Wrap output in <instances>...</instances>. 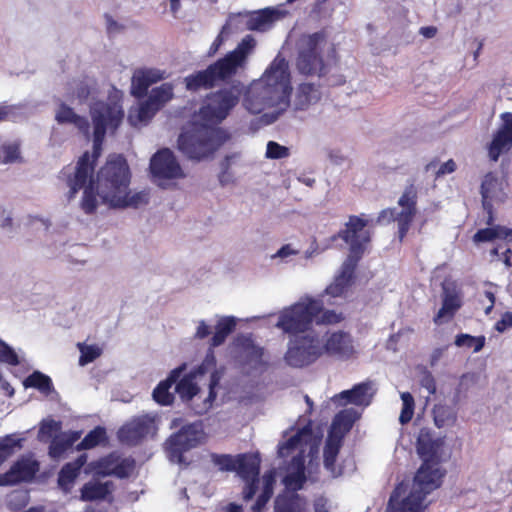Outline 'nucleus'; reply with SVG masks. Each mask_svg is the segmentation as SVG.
Wrapping results in <instances>:
<instances>
[{
	"instance_id": "1",
	"label": "nucleus",
	"mask_w": 512,
	"mask_h": 512,
	"mask_svg": "<svg viewBox=\"0 0 512 512\" xmlns=\"http://www.w3.org/2000/svg\"><path fill=\"white\" fill-rule=\"evenodd\" d=\"M292 91L288 60L281 54L272 60L261 77L243 91L240 82L206 97L191 126L180 134L178 148L188 158L202 160L212 155L226 140L225 131L217 127L237 105L243 93V106L251 114H265L268 123L274 122L290 105Z\"/></svg>"
},
{
	"instance_id": "2",
	"label": "nucleus",
	"mask_w": 512,
	"mask_h": 512,
	"mask_svg": "<svg viewBox=\"0 0 512 512\" xmlns=\"http://www.w3.org/2000/svg\"><path fill=\"white\" fill-rule=\"evenodd\" d=\"M90 114L94 126L93 154L85 152L77 162L73 177H69V199L73 198L79 189L83 188L81 207L85 213H93L97 207V199L92 179L94 162L100 156L102 143L107 131H114L120 125L124 117V111L119 101L94 102L90 108Z\"/></svg>"
},
{
	"instance_id": "3",
	"label": "nucleus",
	"mask_w": 512,
	"mask_h": 512,
	"mask_svg": "<svg viewBox=\"0 0 512 512\" xmlns=\"http://www.w3.org/2000/svg\"><path fill=\"white\" fill-rule=\"evenodd\" d=\"M439 442L433 439L428 429H421L417 438V451L423 464L417 471L412 488L406 495L408 485L400 483L392 492L387 512H423V501L427 494L438 488L444 473L435 459Z\"/></svg>"
},
{
	"instance_id": "4",
	"label": "nucleus",
	"mask_w": 512,
	"mask_h": 512,
	"mask_svg": "<svg viewBox=\"0 0 512 512\" xmlns=\"http://www.w3.org/2000/svg\"><path fill=\"white\" fill-rule=\"evenodd\" d=\"M307 447L309 448V456L313 457L317 454L318 450L317 447L314 446L312 430L308 427H304L278 448V455L280 457H286L294 450H299V453L293 457L289 472L283 479L285 487L292 491L277 496L275 500V512L306 511V500L295 493V491L301 489L306 481L303 454Z\"/></svg>"
},
{
	"instance_id": "5",
	"label": "nucleus",
	"mask_w": 512,
	"mask_h": 512,
	"mask_svg": "<svg viewBox=\"0 0 512 512\" xmlns=\"http://www.w3.org/2000/svg\"><path fill=\"white\" fill-rule=\"evenodd\" d=\"M221 377L222 372L216 369L214 352L210 351L197 369L179 380L175 391L183 401L190 403L195 414L202 415L212 407Z\"/></svg>"
},
{
	"instance_id": "6",
	"label": "nucleus",
	"mask_w": 512,
	"mask_h": 512,
	"mask_svg": "<svg viewBox=\"0 0 512 512\" xmlns=\"http://www.w3.org/2000/svg\"><path fill=\"white\" fill-rule=\"evenodd\" d=\"M255 47L256 41L253 36L246 35L225 57L209 65L205 70L185 77L186 88L190 91L209 89L219 82L231 78L238 70L246 67L248 58L253 54Z\"/></svg>"
},
{
	"instance_id": "7",
	"label": "nucleus",
	"mask_w": 512,
	"mask_h": 512,
	"mask_svg": "<svg viewBox=\"0 0 512 512\" xmlns=\"http://www.w3.org/2000/svg\"><path fill=\"white\" fill-rule=\"evenodd\" d=\"M130 183L129 167L125 159L111 156L97 174L96 192L102 202L110 207L119 202V196L128 190Z\"/></svg>"
},
{
	"instance_id": "8",
	"label": "nucleus",
	"mask_w": 512,
	"mask_h": 512,
	"mask_svg": "<svg viewBox=\"0 0 512 512\" xmlns=\"http://www.w3.org/2000/svg\"><path fill=\"white\" fill-rule=\"evenodd\" d=\"M296 47V67L301 74L321 76L325 73L329 62H325L322 56L324 49L328 47L323 34L302 35Z\"/></svg>"
},
{
	"instance_id": "9",
	"label": "nucleus",
	"mask_w": 512,
	"mask_h": 512,
	"mask_svg": "<svg viewBox=\"0 0 512 512\" xmlns=\"http://www.w3.org/2000/svg\"><path fill=\"white\" fill-rule=\"evenodd\" d=\"M320 308L316 300L302 299L280 312L276 327L294 336L314 331L310 328V325L314 322V315Z\"/></svg>"
},
{
	"instance_id": "10",
	"label": "nucleus",
	"mask_w": 512,
	"mask_h": 512,
	"mask_svg": "<svg viewBox=\"0 0 512 512\" xmlns=\"http://www.w3.org/2000/svg\"><path fill=\"white\" fill-rule=\"evenodd\" d=\"M321 332L308 331L303 335H295L288 344L285 354L286 363L301 368L315 362L323 354Z\"/></svg>"
},
{
	"instance_id": "11",
	"label": "nucleus",
	"mask_w": 512,
	"mask_h": 512,
	"mask_svg": "<svg viewBox=\"0 0 512 512\" xmlns=\"http://www.w3.org/2000/svg\"><path fill=\"white\" fill-rule=\"evenodd\" d=\"M172 97L173 86L169 83L152 89L146 101L129 109L128 122L134 127L147 124Z\"/></svg>"
},
{
	"instance_id": "12",
	"label": "nucleus",
	"mask_w": 512,
	"mask_h": 512,
	"mask_svg": "<svg viewBox=\"0 0 512 512\" xmlns=\"http://www.w3.org/2000/svg\"><path fill=\"white\" fill-rule=\"evenodd\" d=\"M416 203H417V188L414 184L406 186L403 194L398 200V204L401 207L400 212H396L395 209H387L381 211L378 216L377 222H390L396 221L398 225V235L400 241L403 240L407 234L410 224L416 214Z\"/></svg>"
},
{
	"instance_id": "13",
	"label": "nucleus",
	"mask_w": 512,
	"mask_h": 512,
	"mask_svg": "<svg viewBox=\"0 0 512 512\" xmlns=\"http://www.w3.org/2000/svg\"><path fill=\"white\" fill-rule=\"evenodd\" d=\"M507 186L506 179L494 172H488L482 179L480 193L483 208L488 214V225L493 221V204L504 203L508 197Z\"/></svg>"
},
{
	"instance_id": "14",
	"label": "nucleus",
	"mask_w": 512,
	"mask_h": 512,
	"mask_svg": "<svg viewBox=\"0 0 512 512\" xmlns=\"http://www.w3.org/2000/svg\"><path fill=\"white\" fill-rule=\"evenodd\" d=\"M150 170L155 182L163 188L164 181L184 177L181 166L169 149H162L151 158Z\"/></svg>"
},
{
	"instance_id": "15",
	"label": "nucleus",
	"mask_w": 512,
	"mask_h": 512,
	"mask_svg": "<svg viewBox=\"0 0 512 512\" xmlns=\"http://www.w3.org/2000/svg\"><path fill=\"white\" fill-rule=\"evenodd\" d=\"M366 226V220L350 216L345 229L338 233V237L350 245L351 256L356 260L363 253L365 245L370 242V232L365 229Z\"/></svg>"
},
{
	"instance_id": "16",
	"label": "nucleus",
	"mask_w": 512,
	"mask_h": 512,
	"mask_svg": "<svg viewBox=\"0 0 512 512\" xmlns=\"http://www.w3.org/2000/svg\"><path fill=\"white\" fill-rule=\"evenodd\" d=\"M156 430L155 416L141 415L123 425L118 431V438L127 445H136L147 436H153Z\"/></svg>"
},
{
	"instance_id": "17",
	"label": "nucleus",
	"mask_w": 512,
	"mask_h": 512,
	"mask_svg": "<svg viewBox=\"0 0 512 512\" xmlns=\"http://www.w3.org/2000/svg\"><path fill=\"white\" fill-rule=\"evenodd\" d=\"M240 477L245 481L243 499L251 500L259 484L260 458L256 454H243L236 458V469Z\"/></svg>"
},
{
	"instance_id": "18",
	"label": "nucleus",
	"mask_w": 512,
	"mask_h": 512,
	"mask_svg": "<svg viewBox=\"0 0 512 512\" xmlns=\"http://www.w3.org/2000/svg\"><path fill=\"white\" fill-rule=\"evenodd\" d=\"M500 120V126L487 144L488 158L493 162H497L501 155L508 153L512 148V113H502Z\"/></svg>"
},
{
	"instance_id": "19",
	"label": "nucleus",
	"mask_w": 512,
	"mask_h": 512,
	"mask_svg": "<svg viewBox=\"0 0 512 512\" xmlns=\"http://www.w3.org/2000/svg\"><path fill=\"white\" fill-rule=\"evenodd\" d=\"M201 424L192 423L183 426L181 430L173 434L167 441L171 458L181 459L182 453L197 446L202 439Z\"/></svg>"
},
{
	"instance_id": "20",
	"label": "nucleus",
	"mask_w": 512,
	"mask_h": 512,
	"mask_svg": "<svg viewBox=\"0 0 512 512\" xmlns=\"http://www.w3.org/2000/svg\"><path fill=\"white\" fill-rule=\"evenodd\" d=\"M96 473L99 475H115L119 478L128 477L134 470V460L130 458H121L116 453L100 459L95 466Z\"/></svg>"
},
{
	"instance_id": "21",
	"label": "nucleus",
	"mask_w": 512,
	"mask_h": 512,
	"mask_svg": "<svg viewBox=\"0 0 512 512\" xmlns=\"http://www.w3.org/2000/svg\"><path fill=\"white\" fill-rule=\"evenodd\" d=\"M442 290V307L434 317L435 323H441L445 317L451 318L462 304L460 290L455 281L445 280Z\"/></svg>"
},
{
	"instance_id": "22",
	"label": "nucleus",
	"mask_w": 512,
	"mask_h": 512,
	"mask_svg": "<svg viewBox=\"0 0 512 512\" xmlns=\"http://www.w3.org/2000/svg\"><path fill=\"white\" fill-rule=\"evenodd\" d=\"M357 260L349 256L342 264L340 274L337 275L334 281L326 288L325 293L321 296L322 299L338 298L345 295L348 287L351 284Z\"/></svg>"
},
{
	"instance_id": "23",
	"label": "nucleus",
	"mask_w": 512,
	"mask_h": 512,
	"mask_svg": "<svg viewBox=\"0 0 512 512\" xmlns=\"http://www.w3.org/2000/svg\"><path fill=\"white\" fill-rule=\"evenodd\" d=\"M38 471V463L31 458L18 460L10 470L0 476V485H14L31 480Z\"/></svg>"
},
{
	"instance_id": "24",
	"label": "nucleus",
	"mask_w": 512,
	"mask_h": 512,
	"mask_svg": "<svg viewBox=\"0 0 512 512\" xmlns=\"http://www.w3.org/2000/svg\"><path fill=\"white\" fill-rule=\"evenodd\" d=\"M323 353L340 358H349L354 353L350 335L342 331L333 332L323 343Z\"/></svg>"
},
{
	"instance_id": "25",
	"label": "nucleus",
	"mask_w": 512,
	"mask_h": 512,
	"mask_svg": "<svg viewBox=\"0 0 512 512\" xmlns=\"http://www.w3.org/2000/svg\"><path fill=\"white\" fill-rule=\"evenodd\" d=\"M240 358L243 370L247 374L261 373L265 369L266 362L263 360L262 348L254 345L250 340H246Z\"/></svg>"
},
{
	"instance_id": "26",
	"label": "nucleus",
	"mask_w": 512,
	"mask_h": 512,
	"mask_svg": "<svg viewBox=\"0 0 512 512\" xmlns=\"http://www.w3.org/2000/svg\"><path fill=\"white\" fill-rule=\"evenodd\" d=\"M283 15L284 13L281 10L275 8H265L252 12L246 16V28L251 31L265 32Z\"/></svg>"
},
{
	"instance_id": "27",
	"label": "nucleus",
	"mask_w": 512,
	"mask_h": 512,
	"mask_svg": "<svg viewBox=\"0 0 512 512\" xmlns=\"http://www.w3.org/2000/svg\"><path fill=\"white\" fill-rule=\"evenodd\" d=\"M374 391L372 384L364 382L355 385L350 390H345L338 395H335L332 400L334 403L341 404V400L345 403H351L358 406H368L371 403Z\"/></svg>"
},
{
	"instance_id": "28",
	"label": "nucleus",
	"mask_w": 512,
	"mask_h": 512,
	"mask_svg": "<svg viewBox=\"0 0 512 512\" xmlns=\"http://www.w3.org/2000/svg\"><path fill=\"white\" fill-rule=\"evenodd\" d=\"M164 78V72L158 69H138L131 80V93L136 97L143 96L148 87Z\"/></svg>"
},
{
	"instance_id": "29",
	"label": "nucleus",
	"mask_w": 512,
	"mask_h": 512,
	"mask_svg": "<svg viewBox=\"0 0 512 512\" xmlns=\"http://www.w3.org/2000/svg\"><path fill=\"white\" fill-rule=\"evenodd\" d=\"M186 365L183 364L172 370L166 380L160 382L153 391L154 400L161 405H169L173 402L174 395L169 391L181 377Z\"/></svg>"
},
{
	"instance_id": "30",
	"label": "nucleus",
	"mask_w": 512,
	"mask_h": 512,
	"mask_svg": "<svg viewBox=\"0 0 512 512\" xmlns=\"http://www.w3.org/2000/svg\"><path fill=\"white\" fill-rule=\"evenodd\" d=\"M87 461V455L81 454L74 462L65 464L58 475V485L64 492H69L80 469Z\"/></svg>"
},
{
	"instance_id": "31",
	"label": "nucleus",
	"mask_w": 512,
	"mask_h": 512,
	"mask_svg": "<svg viewBox=\"0 0 512 512\" xmlns=\"http://www.w3.org/2000/svg\"><path fill=\"white\" fill-rule=\"evenodd\" d=\"M321 93L317 86L310 83H303L297 88L295 98L293 100V108L295 110L304 111L312 104L319 101Z\"/></svg>"
},
{
	"instance_id": "32",
	"label": "nucleus",
	"mask_w": 512,
	"mask_h": 512,
	"mask_svg": "<svg viewBox=\"0 0 512 512\" xmlns=\"http://www.w3.org/2000/svg\"><path fill=\"white\" fill-rule=\"evenodd\" d=\"M55 120L58 124H72L85 135H88L89 133L88 120L85 117L76 114L71 107L67 106L63 102L56 110Z\"/></svg>"
},
{
	"instance_id": "33",
	"label": "nucleus",
	"mask_w": 512,
	"mask_h": 512,
	"mask_svg": "<svg viewBox=\"0 0 512 512\" xmlns=\"http://www.w3.org/2000/svg\"><path fill=\"white\" fill-rule=\"evenodd\" d=\"M113 489L111 481H89L81 489V498L85 501L105 499Z\"/></svg>"
},
{
	"instance_id": "34",
	"label": "nucleus",
	"mask_w": 512,
	"mask_h": 512,
	"mask_svg": "<svg viewBox=\"0 0 512 512\" xmlns=\"http://www.w3.org/2000/svg\"><path fill=\"white\" fill-rule=\"evenodd\" d=\"M358 418L359 413L354 408L344 409L333 419L329 434L339 435L342 439L343 435L352 428Z\"/></svg>"
},
{
	"instance_id": "35",
	"label": "nucleus",
	"mask_w": 512,
	"mask_h": 512,
	"mask_svg": "<svg viewBox=\"0 0 512 512\" xmlns=\"http://www.w3.org/2000/svg\"><path fill=\"white\" fill-rule=\"evenodd\" d=\"M262 491L255 504L251 507L252 512H263L267 502L273 495L274 485L276 483V471L274 469L266 472L262 477Z\"/></svg>"
},
{
	"instance_id": "36",
	"label": "nucleus",
	"mask_w": 512,
	"mask_h": 512,
	"mask_svg": "<svg viewBox=\"0 0 512 512\" xmlns=\"http://www.w3.org/2000/svg\"><path fill=\"white\" fill-rule=\"evenodd\" d=\"M494 239H503L507 240L508 242H511L512 229L497 225L485 229H480L473 237V240L476 243L488 242Z\"/></svg>"
},
{
	"instance_id": "37",
	"label": "nucleus",
	"mask_w": 512,
	"mask_h": 512,
	"mask_svg": "<svg viewBox=\"0 0 512 512\" xmlns=\"http://www.w3.org/2000/svg\"><path fill=\"white\" fill-rule=\"evenodd\" d=\"M236 326V321L233 317H223L221 318L216 327H215V333L213 337L211 338L210 348L207 352V354L212 351L214 347H218L221 344L224 343L227 336L232 333Z\"/></svg>"
},
{
	"instance_id": "38",
	"label": "nucleus",
	"mask_w": 512,
	"mask_h": 512,
	"mask_svg": "<svg viewBox=\"0 0 512 512\" xmlns=\"http://www.w3.org/2000/svg\"><path fill=\"white\" fill-rule=\"evenodd\" d=\"M434 423L438 428L451 426L457 418L455 409L445 403H438L432 410Z\"/></svg>"
},
{
	"instance_id": "39",
	"label": "nucleus",
	"mask_w": 512,
	"mask_h": 512,
	"mask_svg": "<svg viewBox=\"0 0 512 512\" xmlns=\"http://www.w3.org/2000/svg\"><path fill=\"white\" fill-rule=\"evenodd\" d=\"M341 441L339 435L329 434L324 447V466L332 473L335 470V461L341 447Z\"/></svg>"
},
{
	"instance_id": "40",
	"label": "nucleus",
	"mask_w": 512,
	"mask_h": 512,
	"mask_svg": "<svg viewBox=\"0 0 512 512\" xmlns=\"http://www.w3.org/2000/svg\"><path fill=\"white\" fill-rule=\"evenodd\" d=\"M23 384L25 387L36 388L45 395H49L53 391L50 377L40 371H34L24 380Z\"/></svg>"
},
{
	"instance_id": "41",
	"label": "nucleus",
	"mask_w": 512,
	"mask_h": 512,
	"mask_svg": "<svg viewBox=\"0 0 512 512\" xmlns=\"http://www.w3.org/2000/svg\"><path fill=\"white\" fill-rule=\"evenodd\" d=\"M94 81L89 78L81 80H73L68 84V97L77 98L79 101H84L90 95Z\"/></svg>"
},
{
	"instance_id": "42",
	"label": "nucleus",
	"mask_w": 512,
	"mask_h": 512,
	"mask_svg": "<svg viewBox=\"0 0 512 512\" xmlns=\"http://www.w3.org/2000/svg\"><path fill=\"white\" fill-rule=\"evenodd\" d=\"M148 203V193L141 191L136 192L132 195L128 193V190L125 191L122 195L119 196V202H114L111 206L112 208H126L133 207L138 208L144 204Z\"/></svg>"
},
{
	"instance_id": "43",
	"label": "nucleus",
	"mask_w": 512,
	"mask_h": 512,
	"mask_svg": "<svg viewBox=\"0 0 512 512\" xmlns=\"http://www.w3.org/2000/svg\"><path fill=\"white\" fill-rule=\"evenodd\" d=\"M74 442L73 438L66 435L55 436L49 446V455L53 459H59L63 454L72 447Z\"/></svg>"
},
{
	"instance_id": "44",
	"label": "nucleus",
	"mask_w": 512,
	"mask_h": 512,
	"mask_svg": "<svg viewBox=\"0 0 512 512\" xmlns=\"http://www.w3.org/2000/svg\"><path fill=\"white\" fill-rule=\"evenodd\" d=\"M61 429L60 422L54 420H43L38 431V439L41 442L51 441Z\"/></svg>"
},
{
	"instance_id": "45",
	"label": "nucleus",
	"mask_w": 512,
	"mask_h": 512,
	"mask_svg": "<svg viewBox=\"0 0 512 512\" xmlns=\"http://www.w3.org/2000/svg\"><path fill=\"white\" fill-rule=\"evenodd\" d=\"M485 344V337H475L469 334H459L456 336L455 345L458 347L473 348L474 352H479Z\"/></svg>"
},
{
	"instance_id": "46",
	"label": "nucleus",
	"mask_w": 512,
	"mask_h": 512,
	"mask_svg": "<svg viewBox=\"0 0 512 512\" xmlns=\"http://www.w3.org/2000/svg\"><path fill=\"white\" fill-rule=\"evenodd\" d=\"M320 305V310L317 311L314 315V321L316 324H334L341 321V314L336 313L333 310H324V300H316Z\"/></svg>"
},
{
	"instance_id": "47",
	"label": "nucleus",
	"mask_w": 512,
	"mask_h": 512,
	"mask_svg": "<svg viewBox=\"0 0 512 512\" xmlns=\"http://www.w3.org/2000/svg\"><path fill=\"white\" fill-rule=\"evenodd\" d=\"M105 438V429L96 427L90 431L84 439L77 445L78 450L90 449L98 445Z\"/></svg>"
},
{
	"instance_id": "48",
	"label": "nucleus",
	"mask_w": 512,
	"mask_h": 512,
	"mask_svg": "<svg viewBox=\"0 0 512 512\" xmlns=\"http://www.w3.org/2000/svg\"><path fill=\"white\" fill-rule=\"evenodd\" d=\"M21 439L8 435L0 441V465L9 458L15 451V448L21 447Z\"/></svg>"
},
{
	"instance_id": "49",
	"label": "nucleus",
	"mask_w": 512,
	"mask_h": 512,
	"mask_svg": "<svg viewBox=\"0 0 512 512\" xmlns=\"http://www.w3.org/2000/svg\"><path fill=\"white\" fill-rule=\"evenodd\" d=\"M402 410L399 416L401 424L410 422L414 414V398L409 392L401 393Z\"/></svg>"
},
{
	"instance_id": "50",
	"label": "nucleus",
	"mask_w": 512,
	"mask_h": 512,
	"mask_svg": "<svg viewBox=\"0 0 512 512\" xmlns=\"http://www.w3.org/2000/svg\"><path fill=\"white\" fill-rule=\"evenodd\" d=\"M0 362L16 366L20 364L19 355L17 352L8 345L5 341L0 339Z\"/></svg>"
},
{
	"instance_id": "51",
	"label": "nucleus",
	"mask_w": 512,
	"mask_h": 512,
	"mask_svg": "<svg viewBox=\"0 0 512 512\" xmlns=\"http://www.w3.org/2000/svg\"><path fill=\"white\" fill-rule=\"evenodd\" d=\"M78 348L81 352V356L79 358V364L81 366L93 362L101 355V349L95 345H85L78 343Z\"/></svg>"
},
{
	"instance_id": "52",
	"label": "nucleus",
	"mask_w": 512,
	"mask_h": 512,
	"mask_svg": "<svg viewBox=\"0 0 512 512\" xmlns=\"http://www.w3.org/2000/svg\"><path fill=\"white\" fill-rule=\"evenodd\" d=\"M289 156V149L274 141L267 143L266 157L269 159H282Z\"/></svg>"
},
{
	"instance_id": "53",
	"label": "nucleus",
	"mask_w": 512,
	"mask_h": 512,
	"mask_svg": "<svg viewBox=\"0 0 512 512\" xmlns=\"http://www.w3.org/2000/svg\"><path fill=\"white\" fill-rule=\"evenodd\" d=\"M212 459L221 470L234 471L236 469V459L229 455H213Z\"/></svg>"
},
{
	"instance_id": "54",
	"label": "nucleus",
	"mask_w": 512,
	"mask_h": 512,
	"mask_svg": "<svg viewBox=\"0 0 512 512\" xmlns=\"http://www.w3.org/2000/svg\"><path fill=\"white\" fill-rule=\"evenodd\" d=\"M4 153V162L11 163L15 162L19 158V146L15 143L4 145L3 146Z\"/></svg>"
},
{
	"instance_id": "55",
	"label": "nucleus",
	"mask_w": 512,
	"mask_h": 512,
	"mask_svg": "<svg viewBox=\"0 0 512 512\" xmlns=\"http://www.w3.org/2000/svg\"><path fill=\"white\" fill-rule=\"evenodd\" d=\"M420 384L423 388H425L427 390V392L430 395H432L436 392V382H435L433 375L430 372L425 371L422 374L421 379H420Z\"/></svg>"
},
{
	"instance_id": "56",
	"label": "nucleus",
	"mask_w": 512,
	"mask_h": 512,
	"mask_svg": "<svg viewBox=\"0 0 512 512\" xmlns=\"http://www.w3.org/2000/svg\"><path fill=\"white\" fill-rule=\"evenodd\" d=\"M239 156L240 155L238 153H234L232 155H227L224 158V160L222 161L221 166H222V169H223V173H222V175L220 176V179H219L221 184L224 185L227 182L226 172L230 168L232 163H234V161L239 158Z\"/></svg>"
},
{
	"instance_id": "57",
	"label": "nucleus",
	"mask_w": 512,
	"mask_h": 512,
	"mask_svg": "<svg viewBox=\"0 0 512 512\" xmlns=\"http://www.w3.org/2000/svg\"><path fill=\"white\" fill-rule=\"evenodd\" d=\"M512 327V312H506L502 315L501 319L496 322L495 329L503 333Z\"/></svg>"
},
{
	"instance_id": "58",
	"label": "nucleus",
	"mask_w": 512,
	"mask_h": 512,
	"mask_svg": "<svg viewBox=\"0 0 512 512\" xmlns=\"http://www.w3.org/2000/svg\"><path fill=\"white\" fill-rule=\"evenodd\" d=\"M455 169H456V163L452 159H450L440 165V167L436 171V176L440 177V176H443L446 174H450V173L454 172Z\"/></svg>"
},
{
	"instance_id": "59",
	"label": "nucleus",
	"mask_w": 512,
	"mask_h": 512,
	"mask_svg": "<svg viewBox=\"0 0 512 512\" xmlns=\"http://www.w3.org/2000/svg\"><path fill=\"white\" fill-rule=\"evenodd\" d=\"M298 253L297 250H294L290 244L282 246L275 255H273V258L279 257V258H287L292 255H296Z\"/></svg>"
},
{
	"instance_id": "60",
	"label": "nucleus",
	"mask_w": 512,
	"mask_h": 512,
	"mask_svg": "<svg viewBox=\"0 0 512 512\" xmlns=\"http://www.w3.org/2000/svg\"><path fill=\"white\" fill-rule=\"evenodd\" d=\"M211 333L210 327L206 324L205 321H200L197 327L195 337L198 339H204Z\"/></svg>"
},
{
	"instance_id": "61",
	"label": "nucleus",
	"mask_w": 512,
	"mask_h": 512,
	"mask_svg": "<svg viewBox=\"0 0 512 512\" xmlns=\"http://www.w3.org/2000/svg\"><path fill=\"white\" fill-rule=\"evenodd\" d=\"M446 349H447V347H438L433 350L431 357H430V364L432 366L436 365L437 362L442 358Z\"/></svg>"
},
{
	"instance_id": "62",
	"label": "nucleus",
	"mask_w": 512,
	"mask_h": 512,
	"mask_svg": "<svg viewBox=\"0 0 512 512\" xmlns=\"http://www.w3.org/2000/svg\"><path fill=\"white\" fill-rule=\"evenodd\" d=\"M14 112L13 106L0 105V121L9 120Z\"/></svg>"
},
{
	"instance_id": "63",
	"label": "nucleus",
	"mask_w": 512,
	"mask_h": 512,
	"mask_svg": "<svg viewBox=\"0 0 512 512\" xmlns=\"http://www.w3.org/2000/svg\"><path fill=\"white\" fill-rule=\"evenodd\" d=\"M315 512H328L327 500L323 497H319L314 502Z\"/></svg>"
},
{
	"instance_id": "64",
	"label": "nucleus",
	"mask_w": 512,
	"mask_h": 512,
	"mask_svg": "<svg viewBox=\"0 0 512 512\" xmlns=\"http://www.w3.org/2000/svg\"><path fill=\"white\" fill-rule=\"evenodd\" d=\"M419 33L425 38H433L437 33V28L434 26L421 27Z\"/></svg>"
}]
</instances>
